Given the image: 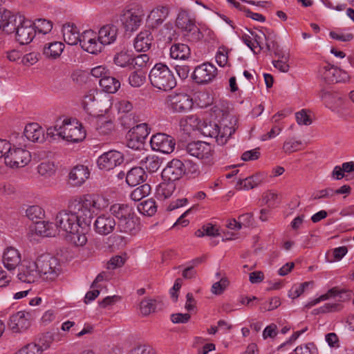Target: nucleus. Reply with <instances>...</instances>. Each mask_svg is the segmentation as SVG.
I'll use <instances>...</instances> for the list:
<instances>
[{"label":"nucleus","mask_w":354,"mask_h":354,"mask_svg":"<svg viewBox=\"0 0 354 354\" xmlns=\"http://www.w3.org/2000/svg\"><path fill=\"white\" fill-rule=\"evenodd\" d=\"M109 200L97 194H85L73 198L68 211L59 212L55 219L57 233L66 235L77 246H83L87 242L85 226L89 225L93 216L104 210L109 205Z\"/></svg>","instance_id":"1"},{"label":"nucleus","mask_w":354,"mask_h":354,"mask_svg":"<svg viewBox=\"0 0 354 354\" xmlns=\"http://www.w3.org/2000/svg\"><path fill=\"white\" fill-rule=\"evenodd\" d=\"M222 104L216 105L214 111L216 117L221 118V127L216 122L202 121L199 131L205 137L214 138L218 145H225L232 133H234L236 124V118L231 114L228 108L223 109Z\"/></svg>","instance_id":"2"},{"label":"nucleus","mask_w":354,"mask_h":354,"mask_svg":"<svg viewBox=\"0 0 354 354\" xmlns=\"http://www.w3.org/2000/svg\"><path fill=\"white\" fill-rule=\"evenodd\" d=\"M46 138L50 140L62 139L68 142H79L86 137L81 124L68 119L56 121L54 125L46 129Z\"/></svg>","instance_id":"3"},{"label":"nucleus","mask_w":354,"mask_h":354,"mask_svg":"<svg viewBox=\"0 0 354 354\" xmlns=\"http://www.w3.org/2000/svg\"><path fill=\"white\" fill-rule=\"evenodd\" d=\"M111 213L118 219L117 230L120 233L134 236L140 230L139 218L131 207L124 204H114Z\"/></svg>","instance_id":"4"},{"label":"nucleus","mask_w":354,"mask_h":354,"mask_svg":"<svg viewBox=\"0 0 354 354\" xmlns=\"http://www.w3.org/2000/svg\"><path fill=\"white\" fill-rule=\"evenodd\" d=\"M112 105V97L102 95L95 88L86 91L81 101V106L88 115L87 120L100 113L107 114Z\"/></svg>","instance_id":"5"},{"label":"nucleus","mask_w":354,"mask_h":354,"mask_svg":"<svg viewBox=\"0 0 354 354\" xmlns=\"http://www.w3.org/2000/svg\"><path fill=\"white\" fill-rule=\"evenodd\" d=\"M25 147L24 136H18L15 143L11 146L8 154L5 156V164L10 168L24 167L31 160L30 152L21 147Z\"/></svg>","instance_id":"6"},{"label":"nucleus","mask_w":354,"mask_h":354,"mask_svg":"<svg viewBox=\"0 0 354 354\" xmlns=\"http://www.w3.org/2000/svg\"><path fill=\"white\" fill-rule=\"evenodd\" d=\"M152 86L159 90L169 91L176 85V81L172 72L165 64H156L149 75Z\"/></svg>","instance_id":"7"},{"label":"nucleus","mask_w":354,"mask_h":354,"mask_svg":"<svg viewBox=\"0 0 354 354\" xmlns=\"http://www.w3.org/2000/svg\"><path fill=\"white\" fill-rule=\"evenodd\" d=\"M37 259L39 275L44 280L55 281L62 274V266L57 258L48 254H43Z\"/></svg>","instance_id":"8"},{"label":"nucleus","mask_w":354,"mask_h":354,"mask_svg":"<svg viewBox=\"0 0 354 354\" xmlns=\"http://www.w3.org/2000/svg\"><path fill=\"white\" fill-rule=\"evenodd\" d=\"M166 104L171 112L185 113L192 110L194 100L189 95L185 93H175L167 96Z\"/></svg>","instance_id":"9"},{"label":"nucleus","mask_w":354,"mask_h":354,"mask_svg":"<svg viewBox=\"0 0 354 354\" xmlns=\"http://www.w3.org/2000/svg\"><path fill=\"white\" fill-rule=\"evenodd\" d=\"M186 151L190 156L202 160L205 163L209 164L213 160V147L206 142H190L187 145Z\"/></svg>","instance_id":"10"},{"label":"nucleus","mask_w":354,"mask_h":354,"mask_svg":"<svg viewBox=\"0 0 354 354\" xmlns=\"http://www.w3.org/2000/svg\"><path fill=\"white\" fill-rule=\"evenodd\" d=\"M144 17L142 8H132L124 10L120 16V21L126 32H134L140 26Z\"/></svg>","instance_id":"11"},{"label":"nucleus","mask_w":354,"mask_h":354,"mask_svg":"<svg viewBox=\"0 0 354 354\" xmlns=\"http://www.w3.org/2000/svg\"><path fill=\"white\" fill-rule=\"evenodd\" d=\"M217 73L218 70L214 64L205 62L194 68L192 77L196 83L206 84L212 82L216 78Z\"/></svg>","instance_id":"12"},{"label":"nucleus","mask_w":354,"mask_h":354,"mask_svg":"<svg viewBox=\"0 0 354 354\" xmlns=\"http://www.w3.org/2000/svg\"><path fill=\"white\" fill-rule=\"evenodd\" d=\"M15 31L16 40L21 45L31 42L36 35L32 22L28 19H24L21 17H19V24L17 26H15Z\"/></svg>","instance_id":"13"},{"label":"nucleus","mask_w":354,"mask_h":354,"mask_svg":"<svg viewBox=\"0 0 354 354\" xmlns=\"http://www.w3.org/2000/svg\"><path fill=\"white\" fill-rule=\"evenodd\" d=\"M32 313L25 310L18 311L10 315L8 327L13 333H22L31 324Z\"/></svg>","instance_id":"14"},{"label":"nucleus","mask_w":354,"mask_h":354,"mask_svg":"<svg viewBox=\"0 0 354 354\" xmlns=\"http://www.w3.org/2000/svg\"><path fill=\"white\" fill-rule=\"evenodd\" d=\"M88 121L101 135L110 134L115 128L114 118L109 113H100L88 119Z\"/></svg>","instance_id":"15"},{"label":"nucleus","mask_w":354,"mask_h":354,"mask_svg":"<svg viewBox=\"0 0 354 354\" xmlns=\"http://www.w3.org/2000/svg\"><path fill=\"white\" fill-rule=\"evenodd\" d=\"M80 45L84 50L91 54H97L103 48L98 39V35L91 29L86 30L81 34Z\"/></svg>","instance_id":"16"},{"label":"nucleus","mask_w":354,"mask_h":354,"mask_svg":"<svg viewBox=\"0 0 354 354\" xmlns=\"http://www.w3.org/2000/svg\"><path fill=\"white\" fill-rule=\"evenodd\" d=\"M123 161L124 156L121 152L111 150L100 156L97 164L100 169L109 171L120 165Z\"/></svg>","instance_id":"17"},{"label":"nucleus","mask_w":354,"mask_h":354,"mask_svg":"<svg viewBox=\"0 0 354 354\" xmlns=\"http://www.w3.org/2000/svg\"><path fill=\"white\" fill-rule=\"evenodd\" d=\"M150 145L153 151L169 154L174 151L176 142L171 136L160 133L151 138Z\"/></svg>","instance_id":"18"},{"label":"nucleus","mask_w":354,"mask_h":354,"mask_svg":"<svg viewBox=\"0 0 354 354\" xmlns=\"http://www.w3.org/2000/svg\"><path fill=\"white\" fill-rule=\"evenodd\" d=\"M319 74L322 78L328 82H345L350 79L347 72L328 64L322 66L319 68Z\"/></svg>","instance_id":"19"},{"label":"nucleus","mask_w":354,"mask_h":354,"mask_svg":"<svg viewBox=\"0 0 354 354\" xmlns=\"http://www.w3.org/2000/svg\"><path fill=\"white\" fill-rule=\"evenodd\" d=\"M114 217L112 214H102L98 216L93 224L95 232L102 236L112 233L116 228V222Z\"/></svg>","instance_id":"20"},{"label":"nucleus","mask_w":354,"mask_h":354,"mask_svg":"<svg viewBox=\"0 0 354 354\" xmlns=\"http://www.w3.org/2000/svg\"><path fill=\"white\" fill-rule=\"evenodd\" d=\"M39 269L37 259L35 261L31 260H24L19 272L17 274L18 279L21 282L30 283L34 282L38 277Z\"/></svg>","instance_id":"21"},{"label":"nucleus","mask_w":354,"mask_h":354,"mask_svg":"<svg viewBox=\"0 0 354 354\" xmlns=\"http://www.w3.org/2000/svg\"><path fill=\"white\" fill-rule=\"evenodd\" d=\"M184 173L183 162L178 159H173L167 163L161 175L164 180L174 182L178 180Z\"/></svg>","instance_id":"22"},{"label":"nucleus","mask_w":354,"mask_h":354,"mask_svg":"<svg viewBox=\"0 0 354 354\" xmlns=\"http://www.w3.org/2000/svg\"><path fill=\"white\" fill-rule=\"evenodd\" d=\"M1 261L8 270H15L21 262V255L16 248L7 246L3 251Z\"/></svg>","instance_id":"23"},{"label":"nucleus","mask_w":354,"mask_h":354,"mask_svg":"<svg viewBox=\"0 0 354 354\" xmlns=\"http://www.w3.org/2000/svg\"><path fill=\"white\" fill-rule=\"evenodd\" d=\"M322 99L326 106L333 111L337 112L344 106L345 100L338 93L324 92Z\"/></svg>","instance_id":"24"},{"label":"nucleus","mask_w":354,"mask_h":354,"mask_svg":"<svg viewBox=\"0 0 354 354\" xmlns=\"http://www.w3.org/2000/svg\"><path fill=\"white\" fill-rule=\"evenodd\" d=\"M64 41L71 46L80 44L81 35L77 26L73 23H66L62 28Z\"/></svg>","instance_id":"25"},{"label":"nucleus","mask_w":354,"mask_h":354,"mask_svg":"<svg viewBox=\"0 0 354 354\" xmlns=\"http://www.w3.org/2000/svg\"><path fill=\"white\" fill-rule=\"evenodd\" d=\"M168 15V7L158 6L151 10L147 16V22L149 26L156 28L163 23Z\"/></svg>","instance_id":"26"},{"label":"nucleus","mask_w":354,"mask_h":354,"mask_svg":"<svg viewBox=\"0 0 354 354\" xmlns=\"http://www.w3.org/2000/svg\"><path fill=\"white\" fill-rule=\"evenodd\" d=\"M118 28L114 25H105L100 28L98 31V39L102 46L113 44L118 37Z\"/></svg>","instance_id":"27"},{"label":"nucleus","mask_w":354,"mask_h":354,"mask_svg":"<svg viewBox=\"0 0 354 354\" xmlns=\"http://www.w3.org/2000/svg\"><path fill=\"white\" fill-rule=\"evenodd\" d=\"M24 136L29 141L42 142L45 140L44 131L37 123L28 124L24 129Z\"/></svg>","instance_id":"28"},{"label":"nucleus","mask_w":354,"mask_h":354,"mask_svg":"<svg viewBox=\"0 0 354 354\" xmlns=\"http://www.w3.org/2000/svg\"><path fill=\"white\" fill-rule=\"evenodd\" d=\"M90 175L87 167L84 165H77L74 167L69 173V180L73 186H81Z\"/></svg>","instance_id":"29"},{"label":"nucleus","mask_w":354,"mask_h":354,"mask_svg":"<svg viewBox=\"0 0 354 354\" xmlns=\"http://www.w3.org/2000/svg\"><path fill=\"white\" fill-rule=\"evenodd\" d=\"M153 41L151 32L148 30H144L136 36L134 39V48L137 51L146 52L151 46Z\"/></svg>","instance_id":"30"},{"label":"nucleus","mask_w":354,"mask_h":354,"mask_svg":"<svg viewBox=\"0 0 354 354\" xmlns=\"http://www.w3.org/2000/svg\"><path fill=\"white\" fill-rule=\"evenodd\" d=\"M36 234L42 236H55L57 234L55 223L46 221H36L32 227Z\"/></svg>","instance_id":"31"},{"label":"nucleus","mask_w":354,"mask_h":354,"mask_svg":"<svg viewBox=\"0 0 354 354\" xmlns=\"http://www.w3.org/2000/svg\"><path fill=\"white\" fill-rule=\"evenodd\" d=\"M145 177L146 174L142 167H133L127 174L126 182L129 185L134 187L142 183Z\"/></svg>","instance_id":"32"},{"label":"nucleus","mask_w":354,"mask_h":354,"mask_svg":"<svg viewBox=\"0 0 354 354\" xmlns=\"http://www.w3.org/2000/svg\"><path fill=\"white\" fill-rule=\"evenodd\" d=\"M16 19L13 16H11L10 12L7 10H0V30L10 34L15 30Z\"/></svg>","instance_id":"33"},{"label":"nucleus","mask_w":354,"mask_h":354,"mask_svg":"<svg viewBox=\"0 0 354 354\" xmlns=\"http://www.w3.org/2000/svg\"><path fill=\"white\" fill-rule=\"evenodd\" d=\"M191 55L189 47L184 44H174L170 48V57L174 59L186 60Z\"/></svg>","instance_id":"34"},{"label":"nucleus","mask_w":354,"mask_h":354,"mask_svg":"<svg viewBox=\"0 0 354 354\" xmlns=\"http://www.w3.org/2000/svg\"><path fill=\"white\" fill-rule=\"evenodd\" d=\"M99 84L102 90L107 93H115L120 87V81L109 75L100 80Z\"/></svg>","instance_id":"35"},{"label":"nucleus","mask_w":354,"mask_h":354,"mask_svg":"<svg viewBox=\"0 0 354 354\" xmlns=\"http://www.w3.org/2000/svg\"><path fill=\"white\" fill-rule=\"evenodd\" d=\"M306 146V144L301 140H297L293 137L288 138L284 141L282 150L286 154H291L304 149Z\"/></svg>","instance_id":"36"},{"label":"nucleus","mask_w":354,"mask_h":354,"mask_svg":"<svg viewBox=\"0 0 354 354\" xmlns=\"http://www.w3.org/2000/svg\"><path fill=\"white\" fill-rule=\"evenodd\" d=\"M176 189L174 182L165 181L161 183L156 189V195L159 199L165 200L169 198Z\"/></svg>","instance_id":"37"},{"label":"nucleus","mask_w":354,"mask_h":354,"mask_svg":"<svg viewBox=\"0 0 354 354\" xmlns=\"http://www.w3.org/2000/svg\"><path fill=\"white\" fill-rule=\"evenodd\" d=\"M133 53L131 50H122L114 56V63L122 68L131 66Z\"/></svg>","instance_id":"38"},{"label":"nucleus","mask_w":354,"mask_h":354,"mask_svg":"<svg viewBox=\"0 0 354 354\" xmlns=\"http://www.w3.org/2000/svg\"><path fill=\"white\" fill-rule=\"evenodd\" d=\"M202 121L196 115H190L180 120V126L184 131L189 132L191 131H199Z\"/></svg>","instance_id":"39"},{"label":"nucleus","mask_w":354,"mask_h":354,"mask_svg":"<svg viewBox=\"0 0 354 354\" xmlns=\"http://www.w3.org/2000/svg\"><path fill=\"white\" fill-rule=\"evenodd\" d=\"M64 48L62 42L54 41L48 44V46L44 47V54L46 57L56 59L60 56Z\"/></svg>","instance_id":"40"},{"label":"nucleus","mask_w":354,"mask_h":354,"mask_svg":"<svg viewBox=\"0 0 354 354\" xmlns=\"http://www.w3.org/2000/svg\"><path fill=\"white\" fill-rule=\"evenodd\" d=\"M194 24V19L189 16L187 12L183 10L178 13L176 21V25L182 30V32L185 31Z\"/></svg>","instance_id":"41"},{"label":"nucleus","mask_w":354,"mask_h":354,"mask_svg":"<svg viewBox=\"0 0 354 354\" xmlns=\"http://www.w3.org/2000/svg\"><path fill=\"white\" fill-rule=\"evenodd\" d=\"M161 160L155 155H149L140 162L142 167H145L149 172L156 171L161 165Z\"/></svg>","instance_id":"42"},{"label":"nucleus","mask_w":354,"mask_h":354,"mask_svg":"<svg viewBox=\"0 0 354 354\" xmlns=\"http://www.w3.org/2000/svg\"><path fill=\"white\" fill-rule=\"evenodd\" d=\"M260 183V179L257 176H251L243 179L239 178L235 187L236 189H250L257 187Z\"/></svg>","instance_id":"43"},{"label":"nucleus","mask_w":354,"mask_h":354,"mask_svg":"<svg viewBox=\"0 0 354 354\" xmlns=\"http://www.w3.org/2000/svg\"><path fill=\"white\" fill-rule=\"evenodd\" d=\"M275 55L277 57V59L272 62L274 67L280 72L287 73L290 68V66L288 64V54L284 53H276Z\"/></svg>","instance_id":"44"},{"label":"nucleus","mask_w":354,"mask_h":354,"mask_svg":"<svg viewBox=\"0 0 354 354\" xmlns=\"http://www.w3.org/2000/svg\"><path fill=\"white\" fill-rule=\"evenodd\" d=\"M216 277L218 281L212 284L211 292L214 295H220L228 287L230 282L226 277H221L220 272L216 273Z\"/></svg>","instance_id":"45"},{"label":"nucleus","mask_w":354,"mask_h":354,"mask_svg":"<svg viewBox=\"0 0 354 354\" xmlns=\"http://www.w3.org/2000/svg\"><path fill=\"white\" fill-rule=\"evenodd\" d=\"M183 35L187 41L191 42H197L203 37V32L195 24L183 31Z\"/></svg>","instance_id":"46"},{"label":"nucleus","mask_w":354,"mask_h":354,"mask_svg":"<svg viewBox=\"0 0 354 354\" xmlns=\"http://www.w3.org/2000/svg\"><path fill=\"white\" fill-rule=\"evenodd\" d=\"M342 291L339 290L337 288H333L327 291L326 293L320 295L319 297L312 299L307 304H306V307L311 308L321 301L327 300L331 297H335L342 293Z\"/></svg>","instance_id":"47"},{"label":"nucleus","mask_w":354,"mask_h":354,"mask_svg":"<svg viewBox=\"0 0 354 354\" xmlns=\"http://www.w3.org/2000/svg\"><path fill=\"white\" fill-rule=\"evenodd\" d=\"M138 209L140 213L151 216L156 212L157 207L153 199H148L140 203Z\"/></svg>","instance_id":"48"},{"label":"nucleus","mask_w":354,"mask_h":354,"mask_svg":"<svg viewBox=\"0 0 354 354\" xmlns=\"http://www.w3.org/2000/svg\"><path fill=\"white\" fill-rule=\"evenodd\" d=\"M253 42L255 44L256 49L259 48L258 53L263 48V42L268 39L269 31L268 29L265 30H259L257 32H251Z\"/></svg>","instance_id":"49"},{"label":"nucleus","mask_w":354,"mask_h":354,"mask_svg":"<svg viewBox=\"0 0 354 354\" xmlns=\"http://www.w3.org/2000/svg\"><path fill=\"white\" fill-rule=\"evenodd\" d=\"M309 286H313V281H306L304 283L295 284L292 286L288 291V297L291 299H296L301 296Z\"/></svg>","instance_id":"50"},{"label":"nucleus","mask_w":354,"mask_h":354,"mask_svg":"<svg viewBox=\"0 0 354 354\" xmlns=\"http://www.w3.org/2000/svg\"><path fill=\"white\" fill-rule=\"evenodd\" d=\"M36 33L46 35L49 33L53 28V23L44 19H39L32 23Z\"/></svg>","instance_id":"51"},{"label":"nucleus","mask_w":354,"mask_h":354,"mask_svg":"<svg viewBox=\"0 0 354 354\" xmlns=\"http://www.w3.org/2000/svg\"><path fill=\"white\" fill-rule=\"evenodd\" d=\"M146 80V73L142 70H138L129 77V82L133 87H140L144 84Z\"/></svg>","instance_id":"52"},{"label":"nucleus","mask_w":354,"mask_h":354,"mask_svg":"<svg viewBox=\"0 0 354 354\" xmlns=\"http://www.w3.org/2000/svg\"><path fill=\"white\" fill-rule=\"evenodd\" d=\"M151 189V186L149 184H143L131 192V198L134 201H139L147 196L150 194Z\"/></svg>","instance_id":"53"},{"label":"nucleus","mask_w":354,"mask_h":354,"mask_svg":"<svg viewBox=\"0 0 354 354\" xmlns=\"http://www.w3.org/2000/svg\"><path fill=\"white\" fill-rule=\"evenodd\" d=\"M195 103L199 108H206L213 103V97L208 92H199L195 98Z\"/></svg>","instance_id":"54"},{"label":"nucleus","mask_w":354,"mask_h":354,"mask_svg":"<svg viewBox=\"0 0 354 354\" xmlns=\"http://www.w3.org/2000/svg\"><path fill=\"white\" fill-rule=\"evenodd\" d=\"M38 173L43 176H51L55 173L56 167L53 162L45 161L40 163L37 167Z\"/></svg>","instance_id":"55"},{"label":"nucleus","mask_w":354,"mask_h":354,"mask_svg":"<svg viewBox=\"0 0 354 354\" xmlns=\"http://www.w3.org/2000/svg\"><path fill=\"white\" fill-rule=\"evenodd\" d=\"M156 307V300L153 299H144L140 304L141 313L147 316L155 311Z\"/></svg>","instance_id":"56"},{"label":"nucleus","mask_w":354,"mask_h":354,"mask_svg":"<svg viewBox=\"0 0 354 354\" xmlns=\"http://www.w3.org/2000/svg\"><path fill=\"white\" fill-rule=\"evenodd\" d=\"M215 59L219 66L225 67L228 66V50L224 46L219 47L216 53Z\"/></svg>","instance_id":"57"},{"label":"nucleus","mask_w":354,"mask_h":354,"mask_svg":"<svg viewBox=\"0 0 354 354\" xmlns=\"http://www.w3.org/2000/svg\"><path fill=\"white\" fill-rule=\"evenodd\" d=\"M145 140L129 131L127 135V146L134 150L141 149L144 147Z\"/></svg>","instance_id":"58"},{"label":"nucleus","mask_w":354,"mask_h":354,"mask_svg":"<svg viewBox=\"0 0 354 354\" xmlns=\"http://www.w3.org/2000/svg\"><path fill=\"white\" fill-rule=\"evenodd\" d=\"M26 216L32 220L37 221L41 219L44 216V209L38 205L30 206L26 211Z\"/></svg>","instance_id":"59"},{"label":"nucleus","mask_w":354,"mask_h":354,"mask_svg":"<svg viewBox=\"0 0 354 354\" xmlns=\"http://www.w3.org/2000/svg\"><path fill=\"white\" fill-rule=\"evenodd\" d=\"M149 131L150 129L148 127V125L146 123L137 124L129 131V132L142 139L143 140H145L148 136Z\"/></svg>","instance_id":"60"},{"label":"nucleus","mask_w":354,"mask_h":354,"mask_svg":"<svg viewBox=\"0 0 354 354\" xmlns=\"http://www.w3.org/2000/svg\"><path fill=\"white\" fill-rule=\"evenodd\" d=\"M297 122L299 125H310L312 123L310 114L305 109L298 111L295 114Z\"/></svg>","instance_id":"61"},{"label":"nucleus","mask_w":354,"mask_h":354,"mask_svg":"<svg viewBox=\"0 0 354 354\" xmlns=\"http://www.w3.org/2000/svg\"><path fill=\"white\" fill-rule=\"evenodd\" d=\"M115 107L118 113H129L133 109L132 103L127 100H119L115 104Z\"/></svg>","instance_id":"62"},{"label":"nucleus","mask_w":354,"mask_h":354,"mask_svg":"<svg viewBox=\"0 0 354 354\" xmlns=\"http://www.w3.org/2000/svg\"><path fill=\"white\" fill-rule=\"evenodd\" d=\"M39 351L35 343H30L21 348L15 354H41Z\"/></svg>","instance_id":"63"},{"label":"nucleus","mask_w":354,"mask_h":354,"mask_svg":"<svg viewBox=\"0 0 354 354\" xmlns=\"http://www.w3.org/2000/svg\"><path fill=\"white\" fill-rule=\"evenodd\" d=\"M295 354H317V350L312 343L304 346H297L295 349Z\"/></svg>","instance_id":"64"}]
</instances>
